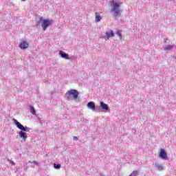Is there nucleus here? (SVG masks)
I'll list each match as a JSON object with an SVG mask.
<instances>
[{
	"instance_id": "4be33fe9",
	"label": "nucleus",
	"mask_w": 176,
	"mask_h": 176,
	"mask_svg": "<svg viewBox=\"0 0 176 176\" xmlns=\"http://www.w3.org/2000/svg\"><path fill=\"white\" fill-rule=\"evenodd\" d=\"M23 2H25V1H27V0H21Z\"/></svg>"
},
{
	"instance_id": "0eeeda50",
	"label": "nucleus",
	"mask_w": 176,
	"mask_h": 176,
	"mask_svg": "<svg viewBox=\"0 0 176 176\" xmlns=\"http://www.w3.org/2000/svg\"><path fill=\"white\" fill-rule=\"evenodd\" d=\"M160 157L164 160H167L168 159L167 157V153H166V151L163 148L160 149Z\"/></svg>"
},
{
	"instance_id": "9d476101",
	"label": "nucleus",
	"mask_w": 176,
	"mask_h": 176,
	"mask_svg": "<svg viewBox=\"0 0 176 176\" xmlns=\"http://www.w3.org/2000/svg\"><path fill=\"white\" fill-rule=\"evenodd\" d=\"M59 54L62 58H65V60H68V58H69V55L63 51H60Z\"/></svg>"
},
{
	"instance_id": "39448f33",
	"label": "nucleus",
	"mask_w": 176,
	"mask_h": 176,
	"mask_svg": "<svg viewBox=\"0 0 176 176\" xmlns=\"http://www.w3.org/2000/svg\"><path fill=\"white\" fill-rule=\"evenodd\" d=\"M113 36H115L113 30H110V32H106L104 36H102L101 38L105 41H109V38H113Z\"/></svg>"
},
{
	"instance_id": "2eb2a0df",
	"label": "nucleus",
	"mask_w": 176,
	"mask_h": 176,
	"mask_svg": "<svg viewBox=\"0 0 176 176\" xmlns=\"http://www.w3.org/2000/svg\"><path fill=\"white\" fill-rule=\"evenodd\" d=\"M140 175V172L138 170H133L132 174L129 175V176H138Z\"/></svg>"
},
{
	"instance_id": "20e7f679",
	"label": "nucleus",
	"mask_w": 176,
	"mask_h": 176,
	"mask_svg": "<svg viewBox=\"0 0 176 176\" xmlns=\"http://www.w3.org/2000/svg\"><path fill=\"white\" fill-rule=\"evenodd\" d=\"M52 20L43 19V17H40L38 23L42 22L41 27L43 31H46V30L47 29V27H50V25H52Z\"/></svg>"
},
{
	"instance_id": "4468645a",
	"label": "nucleus",
	"mask_w": 176,
	"mask_h": 176,
	"mask_svg": "<svg viewBox=\"0 0 176 176\" xmlns=\"http://www.w3.org/2000/svg\"><path fill=\"white\" fill-rule=\"evenodd\" d=\"M174 46L173 45H166L165 47H164V50L166 52H168V50H171V49H173Z\"/></svg>"
},
{
	"instance_id": "a211bd4d",
	"label": "nucleus",
	"mask_w": 176,
	"mask_h": 176,
	"mask_svg": "<svg viewBox=\"0 0 176 176\" xmlns=\"http://www.w3.org/2000/svg\"><path fill=\"white\" fill-rule=\"evenodd\" d=\"M116 35L120 37V39H122V33L120 32V30H117Z\"/></svg>"
},
{
	"instance_id": "1a4fd4ad",
	"label": "nucleus",
	"mask_w": 176,
	"mask_h": 176,
	"mask_svg": "<svg viewBox=\"0 0 176 176\" xmlns=\"http://www.w3.org/2000/svg\"><path fill=\"white\" fill-rule=\"evenodd\" d=\"M28 46H30V44L27 41H23L21 43L19 47L21 49L24 50V49H27L28 47Z\"/></svg>"
},
{
	"instance_id": "6e6552de",
	"label": "nucleus",
	"mask_w": 176,
	"mask_h": 176,
	"mask_svg": "<svg viewBox=\"0 0 176 176\" xmlns=\"http://www.w3.org/2000/svg\"><path fill=\"white\" fill-rule=\"evenodd\" d=\"M87 108L91 111H96V103L93 101L89 102L87 103Z\"/></svg>"
},
{
	"instance_id": "423d86ee",
	"label": "nucleus",
	"mask_w": 176,
	"mask_h": 176,
	"mask_svg": "<svg viewBox=\"0 0 176 176\" xmlns=\"http://www.w3.org/2000/svg\"><path fill=\"white\" fill-rule=\"evenodd\" d=\"M109 110V106L105 104L104 102H100V106L99 107L100 112H107Z\"/></svg>"
},
{
	"instance_id": "412c9836",
	"label": "nucleus",
	"mask_w": 176,
	"mask_h": 176,
	"mask_svg": "<svg viewBox=\"0 0 176 176\" xmlns=\"http://www.w3.org/2000/svg\"><path fill=\"white\" fill-rule=\"evenodd\" d=\"M100 176H104V175H102V173H100Z\"/></svg>"
},
{
	"instance_id": "9b49d317",
	"label": "nucleus",
	"mask_w": 176,
	"mask_h": 176,
	"mask_svg": "<svg viewBox=\"0 0 176 176\" xmlns=\"http://www.w3.org/2000/svg\"><path fill=\"white\" fill-rule=\"evenodd\" d=\"M101 15L98 12H96L95 14V21L96 23H99V21H101Z\"/></svg>"
},
{
	"instance_id": "aec40b11",
	"label": "nucleus",
	"mask_w": 176,
	"mask_h": 176,
	"mask_svg": "<svg viewBox=\"0 0 176 176\" xmlns=\"http://www.w3.org/2000/svg\"><path fill=\"white\" fill-rule=\"evenodd\" d=\"M73 139H74V140H75L76 141V140H78V137H76V136H74Z\"/></svg>"
},
{
	"instance_id": "f3484780",
	"label": "nucleus",
	"mask_w": 176,
	"mask_h": 176,
	"mask_svg": "<svg viewBox=\"0 0 176 176\" xmlns=\"http://www.w3.org/2000/svg\"><path fill=\"white\" fill-rule=\"evenodd\" d=\"M76 58H78V56H71L70 57L69 56L68 60H70L71 61H72L74 60H76Z\"/></svg>"
},
{
	"instance_id": "6ab92c4d",
	"label": "nucleus",
	"mask_w": 176,
	"mask_h": 176,
	"mask_svg": "<svg viewBox=\"0 0 176 176\" xmlns=\"http://www.w3.org/2000/svg\"><path fill=\"white\" fill-rule=\"evenodd\" d=\"M29 163H31V164L33 163V164H35L36 166H38V162L36 161H33V162L29 161Z\"/></svg>"
},
{
	"instance_id": "f8f14e48",
	"label": "nucleus",
	"mask_w": 176,
	"mask_h": 176,
	"mask_svg": "<svg viewBox=\"0 0 176 176\" xmlns=\"http://www.w3.org/2000/svg\"><path fill=\"white\" fill-rule=\"evenodd\" d=\"M155 168L156 170H158V171H163V170H164V166L160 164H155Z\"/></svg>"
},
{
	"instance_id": "7ed1b4c3",
	"label": "nucleus",
	"mask_w": 176,
	"mask_h": 176,
	"mask_svg": "<svg viewBox=\"0 0 176 176\" xmlns=\"http://www.w3.org/2000/svg\"><path fill=\"white\" fill-rule=\"evenodd\" d=\"M78 97H79V91H78L76 89H70L65 94V98H66L67 101L78 100Z\"/></svg>"
},
{
	"instance_id": "f03ea898",
	"label": "nucleus",
	"mask_w": 176,
	"mask_h": 176,
	"mask_svg": "<svg viewBox=\"0 0 176 176\" xmlns=\"http://www.w3.org/2000/svg\"><path fill=\"white\" fill-rule=\"evenodd\" d=\"M110 8H111L110 12L112 13L113 17H120L122 14V10L120 9V3L115 0L110 1Z\"/></svg>"
},
{
	"instance_id": "5701e85b",
	"label": "nucleus",
	"mask_w": 176,
	"mask_h": 176,
	"mask_svg": "<svg viewBox=\"0 0 176 176\" xmlns=\"http://www.w3.org/2000/svg\"><path fill=\"white\" fill-rule=\"evenodd\" d=\"M12 164H14V162H12Z\"/></svg>"
},
{
	"instance_id": "ddd939ff",
	"label": "nucleus",
	"mask_w": 176,
	"mask_h": 176,
	"mask_svg": "<svg viewBox=\"0 0 176 176\" xmlns=\"http://www.w3.org/2000/svg\"><path fill=\"white\" fill-rule=\"evenodd\" d=\"M29 108L32 115L36 114V111L35 110V108H34V106H30Z\"/></svg>"
},
{
	"instance_id": "f257e3e1",
	"label": "nucleus",
	"mask_w": 176,
	"mask_h": 176,
	"mask_svg": "<svg viewBox=\"0 0 176 176\" xmlns=\"http://www.w3.org/2000/svg\"><path fill=\"white\" fill-rule=\"evenodd\" d=\"M14 124L16 126L17 129L21 130L18 134L20 138L25 142L27 141V138H28V136L27 135V133H30V131L31 129L30 127H28L27 126H24V125L21 124L19 122H18L17 120L13 119Z\"/></svg>"
},
{
	"instance_id": "b1692460",
	"label": "nucleus",
	"mask_w": 176,
	"mask_h": 176,
	"mask_svg": "<svg viewBox=\"0 0 176 176\" xmlns=\"http://www.w3.org/2000/svg\"><path fill=\"white\" fill-rule=\"evenodd\" d=\"M175 60H176V56L175 57Z\"/></svg>"
},
{
	"instance_id": "dca6fc26",
	"label": "nucleus",
	"mask_w": 176,
	"mask_h": 176,
	"mask_svg": "<svg viewBox=\"0 0 176 176\" xmlns=\"http://www.w3.org/2000/svg\"><path fill=\"white\" fill-rule=\"evenodd\" d=\"M54 168L56 170H60V168H61V164H54Z\"/></svg>"
}]
</instances>
